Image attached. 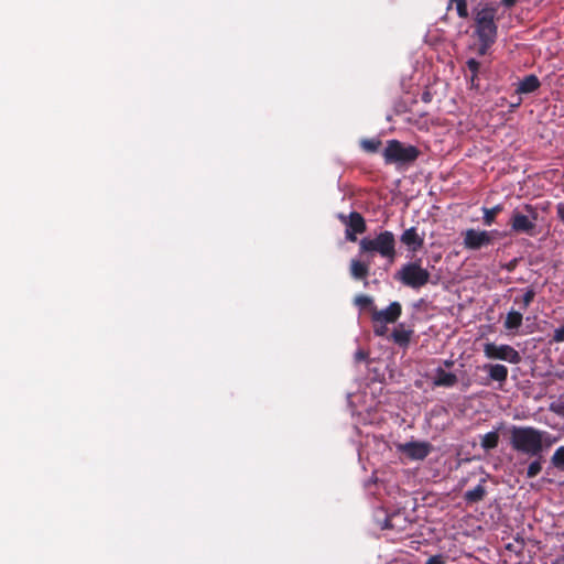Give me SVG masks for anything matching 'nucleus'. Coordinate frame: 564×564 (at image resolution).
Masks as SVG:
<instances>
[{"mask_svg": "<svg viewBox=\"0 0 564 564\" xmlns=\"http://www.w3.org/2000/svg\"><path fill=\"white\" fill-rule=\"evenodd\" d=\"M511 447L528 456H540L553 444V438L546 431L533 426H516L510 429Z\"/></svg>", "mask_w": 564, "mask_h": 564, "instance_id": "f257e3e1", "label": "nucleus"}, {"mask_svg": "<svg viewBox=\"0 0 564 564\" xmlns=\"http://www.w3.org/2000/svg\"><path fill=\"white\" fill-rule=\"evenodd\" d=\"M538 208L531 204H524L521 208L512 210L509 219V226L511 231L516 235L534 237L538 234Z\"/></svg>", "mask_w": 564, "mask_h": 564, "instance_id": "f03ea898", "label": "nucleus"}, {"mask_svg": "<svg viewBox=\"0 0 564 564\" xmlns=\"http://www.w3.org/2000/svg\"><path fill=\"white\" fill-rule=\"evenodd\" d=\"M359 249L361 253L378 252L382 258H387L392 262L397 256L394 235L391 231L384 230L373 239L362 238L359 242Z\"/></svg>", "mask_w": 564, "mask_h": 564, "instance_id": "7ed1b4c3", "label": "nucleus"}, {"mask_svg": "<svg viewBox=\"0 0 564 564\" xmlns=\"http://www.w3.org/2000/svg\"><path fill=\"white\" fill-rule=\"evenodd\" d=\"M421 151L414 145H405L399 140H389L382 152L386 164L408 165L420 156Z\"/></svg>", "mask_w": 564, "mask_h": 564, "instance_id": "20e7f679", "label": "nucleus"}, {"mask_svg": "<svg viewBox=\"0 0 564 564\" xmlns=\"http://www.w3.org/2000/svg\"><path fill=\"white\" fill-rule=\"evenodd\" d=\"M395 279L408 288L420 290L430 282L431 274L427 269L422 268L421 259H416L403 264L395 273Z\"/></svg>", "mask_w": 564, "mask_h": 564, "instance_id": "39448f33", "label": "nucleus"}, {"mask_svg": "<svg viewBox=\"0 0 564 564\" xmlns=\"http://www.w3.org/2000/svg\"><path fill=\"white\" fill-rule=\"evenodd\" d=\"M497 12L498 8L494 4H486L475 11V33L478 39H497Z\"/></svg>", "mask_w": 564, "mask_h": 564, "instance_id": "423d86ee", "label": "nucleus"}, {"mask_svg": "<svg viewBox=\"0 0 564 564\" xmlns=\"http://www.w3.org/2000/svg\"><path fill=\"white\" fill-rule=\"evenodd\" d=\"M484 354L489 359L503 360L513 365L521 361L519 351L507 344L496 345L495 343H487L484 345Z\"/></svg>", "mask_w": 564, "mask_h": 564, "instance_id": "0eeeda50", "label": "nucleus"}, {"mask_svg": "<svg viewBox=\"0 0 564 564\" xmlns=\"http://www.w3.org/2000/svg\"><path fill=\"white\" fill-rule=\"evenodd\" d=\"M339 219L346 225V239L351 242L357 240L356 235L364 234L367 229L365 218L358 212H351L348 216L340 214Z\"/></svg>", "mask_w": 564, "mask_h": 564, "instance_id": "6e6552de", "label": "nucleus"}, {"mask_svg": "<svg viewBox=\"0 0 564 564\" xmlns=\"http://www.w3.org/2000/svg\"><path fill=\"white\" fill-rule=\"evenodd\" d=\"M492 232L467 229L464 232V247L468 250H479L492 243Z\"/></svg>", "mask_w": 564, "mask_h": 564, "instance_id": "1a4fd4ad", "label": "nucleus"}, {"mask_svg": "<svg viewBox=\"0 0 564 564\" xmlns=\"http://www.w3.org/2000/svg\"><path fill=\"white\" fill-rule=\"evenodd\" d=\"M397 448L412 460H423L430 455L432 445L429 442L411 441L399 444Z\"/></svg>", "mask_w": 564, "mask_h": 564, "instance_id": "9d476101", "label": "nucleus"}, {"mask_svg": "<svg viewBox=\"0 0 564 564\" xmlns=\"http://www.w3.org/2000/svg\"><path fill=\"white\" fill-rule=\"evenodd\" d=\"M402 314V306L399 302H392L384 310L372 307L371 321L373 324H393Z\"/></svg>", "mask_w": 564, "mask_h": 564, "instance_id": "9b49d317", "label": "nucleus"}, {"mask_svg": "<svg viewBox=\"0 0 564 564\" xmlns=\"http://www.w3.org/2000/svg\"><path fill=\"white\" fill-rule=\"evenodd\" d=\"M400 241L408 247V250L415 253L424 245V234L420 235L415 227L408 228L400 237Z\"/></svg>", "mask_w": 564, "mask_h": 564, "instance_id": "f8f14e48", "label": "nucleus"}, {"mask_svg": "<svg viewBox=\"0 0 564 564\" xmlns=\"http://www.w3.org/2000/svg\"><path fill=\"white\" fill-rule=\"evenodd\" d=\"M481 369L488 373V380L482 384H489L490 381L505 383L508 379L509 370L505 365L501 364H485Z\"/></svg>", "mask_w": 564, "mask_h": 564, "instance_id": "ddd939ff", "label": "nucleus"}, {"mask_svg": "<svg viewBox=\"0 0 564 564\" xmlns=\"http://www.w3.org/2000/svg\"><path fill=\"white\" fill-rule=\"evenodd\" d=\"M457 383V376L453 372H446L443 368H437L433 384L436 387L451 388Z\"/></svg>", "mask_w": 564, "mask_h": 564, "instance_id": "4468645a", "label": "nucleus"}, {"mask_svg": "<svg viewBox=\"0 0 564 564\" xmlns=\"http://www.w3.org/2000/svg\"><path fill=\"white\" fill-rule=\"evenodd\" d=\"M541 86L540 79L538 76L531 74L525 76L522 80L519 82V85L516 89L517 94H531L538 90Z\"/></svg>", "mask_w": 564, "mask_h": 564, "instance_id": "2eb2a0df", "label": "nucleus"}, {"mask_svg": "<svg viewBox=\"0 0 564 564\" xmlns=\"http://www.w3.org/2000/svg\"><path fill=\"white\" fill-rule=\"evenodd\" d=\"M370 262H362L357 259L350 261V275L355 280H365L369 275Z\"/></svg>", "mask_w": 564, "mask_h": 564, "instance_id": "dca6fc26", "label": "nucleus"}, {"mask_svg": "<svg viewBox=\"0 0 564 564\" xmlns=\"http://www.w3.org/2000/svg\"><path fill=\"white\" fill-rule=\"evenodd\" d=\"M522 321V313L519 311L511 310L505 318L503 327L506 330L514 333L521 327Z\"/></svg>", "mask_w": 564, "mask_h": 564, "instance_id": "f3484780", "label": "nucleus"}, {"mask_svg": "<svg viewBox=\"0 0 564 564\" xmlns=\"http://www.w3.org/2000/svg\"><path fill=\"white\" fill-rule=\"evenodd\" d=\"M485 480H481L480 484H478L474 489L467 490L464 494V500L468 505L477 503L484 500L487 491L484 486Z\"/></svg>", "mask_w": 564, "mask_h": 564, "instance_id": "a211bd4d", "label": "nucleus"}, {"mask_svg": "<svg viewBox=\"0 0 564 564\" xmlns=\"http://www.w3.org/2000/svg\"><path fill=\"white\" fill-rule=\"evenodd\" d=\"M498 444H499L498 431H491V432L482 435L480 438V446L485 451H491V449L496 448L498 446Z\"/></svg>", "mask_w": 564, "mask_h": 564, "instance_id": "6ab92c4d", "label": "nucleus"}, {"mask_svg": "<svg viewBox=\"0 0 564 564\" xmlns=\"http://www.w3.org/2000/svg\"><path fill=\"white\" fill-rule=\"evenodd\" d=\"M503 210V206L501 204L495 205L491 208H482L484 212V224L486 226H491L496 221V217Z\"/></svg>", "mask_w": 564, "mask_h": 564, "instance_id": "aec40b11", "label": "nucleus"}, {"mask_svg": "<svg viewBox=\"0 0 564 564\" xmlns=\"http://www.w3.org/2000/svg\"><path fill=\"white\" fill-rule=\"evenodd\" d=\"M392 338L395 344L400 346H406L411 339V330L394 329L392 332Z\"/></svg>", "mask_w": 564, "mask_h": 564, "instance_id": "412c9836", "label": "nucleus"}, {"mask_svg": "<svg viewBox=\"0 0 564 564\" xmlns=\"http://www.w3.org/2000/svg\"><path fill=\"white\" fill-rule=\"evenodd\" d=\"M535 290L530 286L525 290L524 294L522 295L521 300H519L518 297H516L514 302L516 303H521V308L522 310H527L531 303L533 302L534 297H535Z\"/></svg>", "mask_w": 564, "mask_h": 564, "instance_id": "4be33fe9", "label": "nucleus"}, {"mask_svg": "<svg viewBox=\"0 0 564 564\" xmlns=\"http://www.w3.org/2000/svg\"><path fill=\"white\" fill-rule=\"evenodd\" d=\"M536 459L532 460L527 469V478H534L542 470V454L540 456H535Z\"/></svg>", "mask_w": 564, "mask_h": 564, "instance_id": "5701e85b", "label": "nucleus"}, {"mask_svg": "<svg viewBox=\"0 0 564 564\" xmlns=\"http://www.w3.org/2000/svg\"><path fill=\"white\" fill-rule=\"evenodd\" d=\"M551 462L555 468L564 471V446H560L555 449Z\"/></svg>", "mask_w": 564, "mask_h": 564, "instance_id": "b1692460", "label": "nucleus"}, {"mask_svg": "<svg viewBox=\"0 0 564 564\" xmlns=\"http://www.w3.org/2000/svg\"><path fill=\"white\" fill-rule=\"evenodd\" d=\"M381 145V141L378 139H365L361 141V148L369 153H376Z\"/></svg>", "mask_w": 564, "mask_h": 564, "instance_id": "393cba45", "label": "nucleus"}, {"mask_svg": "<svg viewBox=\"0 0 564 564\" xmlns=\"http://www.w3.org/2000/svg\"><path fill=\"white\" fill-rule=\"evenodd\" d=\"M355 304L359 306L361 310L370 308L371 312L372 307H376L373 305V300L370 296L364 294L357 295L355 297Z\"/></svg>", "mask_w": 564, "mask_h": 564, "instance_id": "a878e982", "label": "nucleus"}, {"mask_svg": "<svg viewBox=\"0 0 564 564\" xmlns=\"http://www.w3.org/2000/svg\"><path fill=\"white\" fill-rule=\"evenodd\" d=\"M453 3L456 4L458 17L466 19L468 17L467 0H449V6Z\"/></svg>", "mask_w": 564, "mask_h": 564, "instance_id": "bb28decb", "label": "nucleus"}, {"mask_svg": "<svg viewBox=\"0 0 564 564\" xmlns=\"http://www.w3.org/2000/svg\"><path fill=\"white\" fill-rule=\"evenodd\" d=\"M479 40V48L478 54L485 55L487 54L488 50L492 46V44L496 42L497 39H478Z\"/></svg>", "mask_w": 564, "mask_h": 564, "instance_id": "cd10ccee", "label": "nucleus"}, {"mask_svg": "<svg viewBox=\"0 0 564 564\" xmlns=\"http://www.w3.org/2000/svg\"><path fill=\"white\" fill-rule=\"evenodd\" d=\"M550 411L564 419V401L552 402Z\"/></svg>", "mask_w": 564, "mask_h": 564, "instance_id": "c85d7f7f", "label": "nucleus"}, {"mask_svg": "<svg viewBox=\"0 0 564 564\" xmlns=\"http://www.w3.org/2000/svg\"><path fill=\"white\" fill-rule=\"evenodd\" d=\"M466 66L470 70V73L474 74V77L478 76V72H479V68H480V63L477 59L469 58L466 62Z\"/></svg>", "mask_w": 564, "mask_h": 564, "instance_id": "c756f323", "label": "nucleus"}, {"mask_svg": "<svg viewBox=\"0 0 564 564\" xmlns=\"http://www.w3.org/2000/svg\"><path fill=\"white\" fill-rule=\"evenodd\" d=\"M552 340L555 343L564 341V325L554 329Z\"/></svg>", "mask_w": 564, "mask_h": 564, "instance_id": "7c9ffc66", "label": "nucleus"}, {"mask_svg": "<svg viewBox=\"0 0 564 564\" xmlns=\"http://www.w3.org/2000/svg\"><path fill=\"white\" fill-rule=\"evenodd\" d=\"M387 324H373V333L376 336H384L387 334Z\"/></svg>", "mask_w": 564, "mask_h": 564, "instance_id": "2f4dec72", "label": "nucleus"}, {"mask_svg": "<svg viewBox=\"0 0 564 564\" xmlns=\"http://www.w3.org/2000/svg\"><path fill=\"white\" fill-rule=\"evenodd\" d=\"M425 564H446L443 555L436 554L427 558Z\"/></svg>", "mask_w": 564, "mask_h": 564, "instance_id": "473e14b6", "label": "nucleus"}, {"mask_svg": "<svg viewBox=\"0 0 564 564\" xmlns=\"http://www.w3.org/2000/svg\"><path fill=\"white\" fill-rule=\"evenodd\" d=\"M556 214L560 220L564 223V202L556 205Z\"/></svg>", "mask_w": 564, "mask_h": 564, "instance_id": "72a5a7b5", "label": "nucleus"}, {"mask_svg": "<svg viewBox=\"0 0 564 564\" xmlns=\"http://www.w3.org/2000/svg\"><path fill=\"white\" fill-rule=\"evenodd\" d=\"M368 357V354L364 350H358L355 355L357 361L365 360Z\"/></svg>", "mask_w": 564, "mask_h": 564, "instance_id": "f704fd0d", "label": "nucleus"}, {"mask_svg": "<svg viewBox=\"0 0 564 564\" xmlns=\"http://www.w3.org/2000/svg\"><path fill=\"white\" fill-rule=\"evenodd\" d=\"M517 1L518 0H501V3L507 8H511L517 3Z\"/></svg>", "mask_w": 564, "mask_h": 564, "instance_id": "c9c22d12", "label": "nucleus"}, {"mask_svg": "<svg viewBox=\"0 0 564 564\" xmlns=\"http://www.w3.org/2000/svg\"><path fill=\"white\" fill-rule=\"evenodd\" d=\"M476 80H477V77H474V74H471V76H470V80H469V82H470V87H471V88L477 87V83H476Z\"/></svg>", "mask_w": 564, "mask_h": 564, "instance_id": "e433bc0d", "label": "nucleus"}, {"mask_svg": "<svg viewBox=\"0 0 564 564\" xmlns=\"http://www.w3.org/2000/svg\"><path fill=\"white\" fill-rule=\"evenodd\" d=\"M521 104V98H518V101H513V104L511 105V107L516 108V107H519Z\"/></svg>", "mask_w": 564, "mask_h": 564, "instance_id": "4c0bfd02", "label": "nucleus"}, {"mask_svg": "<svg viewBox=\"0 0 564 564\" xmlns=\"http://www.w3.org/2000/svg\"><path fill=\"white\" fill-rule=\"evenodd\" d=\"M444 365H445L446 367H452V366L454 365V362H453L452 360H445V361H444Z\"/></svg>", "mask_w": 564, "mask_h": 564, "instance_id": "58836bf2", "label": "nucleus"}, {"mask_svg": "<svg viewBox=\"0 0 564 564\" xmlns=\"http://www.w3.org/2000/svg\"><path fill=\"white\" fill-rule=\"evenodd\" d=\"M423 100H424V101H427V100H429V98H427V94L423 95Z\"/></svg>", "mask_w": 564, "mask_h": 564, "instance_id": "ea45409f", "label": "nucleus"}]
</instances>
